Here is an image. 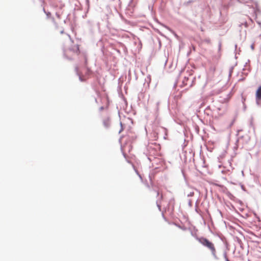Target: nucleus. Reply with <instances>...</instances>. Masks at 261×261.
I'll return each mask as SVG.
<instances>
[{
	"label": "nucleus",
	"mask_w": 261,
	"mask_h": 261,
	"mask_svg": "<svg viewBox=\"0 0 261 261\" xmlns=\"http://www.w3.org/2000/svg\"><path fill=\"white\" fill-rule=\"evenodd\" d=\"M111 121L109 117H107L103 120V124L106 127H108L110 125Z\"/></svg>",
	"instance_id": "obj_4"
},
{
	"label": "nucleus",
	"mask_w": 261,
	"mask_h": 261,
	"mask_svg": "<svg viewBox=\"0 0 261 261\" xmlns=\"http://www.w3.org/2000/svg\"><path fill=\"white\" fill-rule=\"evenodd\" d=\"M79 46L73 43L71 46L64 50V54L69 59H71L74 56L80 54Z\"/></svg>",
	"instance_id": "obj_2"
},
{
	"label": "nucleus",
	"mask_w": 261,
	"mask_h": 261,
	"mask_svg": "<svg viewBox=\"0 0 261 261\" xmlns=\"http://www.w3.org/2000/svg\"><path fill=\"white\" fill-rule=\"evenodd\" d=\"M197 240L200 244L210 250L212 255L215 258H217L216 249L215 245L213 242L203 237L198 238Z\"/></svg>",
	"instance_id": "obj_1"
},
{
	"label": "nucleus",
	"mask_w": 261,
	"mask_h": 261,
	"mask_svg": "<svg viewBox=\"0 0 261 261\" xmlns=\"http://www.w3.org/2000/svg\"><path fill=\"white\" fill-rule=\"evenodd\" d=\"M67 36L68 37H69V38H70V36H69V35H67Z\"/></svg>",
	"instance_id": "obj_6"
},
{
	"label": "nucleus",
	"mask_w": 261,
	"mask_h": 261,
	"mask_svg": "<svg viewBox=\"0 0 261 261\" xmlns=\"http://www.w3.org/2000/svg\"><path fill=\"white\" fill-rule=\"evenodd\" d=\"M225 258H226V261H229L226 255H225Z\"/></svg>",
	"instance_id": "obj_5"
},
{
	"label": "nucleus",
	"mask_w": 261,
	"mask_h": 261,
	"mask_svg": "<svg viewBox=\"0 0 261 261\" xmlns=\"http://www.w3.org/2000/svg\"><path fill=\"white\" fill-rule=\"evenodd\" d=\"M255 99L257 103L261 101V85L258 87L256 91Z\"/></svg>",
	"instance_id": "obj_3"
}]
</instances>
